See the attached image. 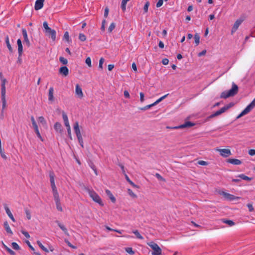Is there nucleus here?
<instances>
[{
  "mask_svg": "<svg viewBox=\"0 0 255 255\" xmlns=\"http://www.w3.org/2000/svg\"><path fill=\"white\" fill-rule=\"evenodd\" d=\"M55 202L57 209L60 212L63 211V209L61 205L59 195L53 197Z\"/></svg>",
  "mask_w": 255,
  "mask_h": 255,
  "instance_id": "10",
  "label": "nucleus"
},
{
  "mask_svg": "<svg viewBox=\"0 0 255 255\" xmlns=\"http://www.w3.org/2000/svg\"><path fill=\"white\" fill-rule=\"evenodd\" d=\"M51 188H52V193H53V197L56 196H58L59 193L57 190V188L56 187L55 183H52L51 184Z\"/></svg>",
  "mask_w": 255,
  "mask_h": 255,
  "instance_id": "24",
  "label": "nucleus"
},
{
  "mask_svg": "<svg viewBox=\"0 0 255 255\" xmlns=\"http://www.w3.org/2000/svg\"><path fill=\"white\" fill-rule=\"evenodd\" d=\"M3 247L8 252V253L11 255H15V253L11 250L10 248L7 247L3 242H2Z\"/></svg>",
  "mask_w": 255,
  "mask_h": 255,
  "instance_id": "29",
  "label": "nucleus"
},
{
  "mask_svg": "<svg viewBox=\"0 0 255 255\" xmlns=\"http://www.w3.org/2000/svg\"><path fill=\"white\" fill-rule=\"evenodd\" d=\"M1 99L2 103V108L1 110V115H2L4 109L6 106V101L5 98V94H1Z\"/></svg>",
  "mask_w": 255,
  "mask_h": 255,
  "instance_id": "15",
  "label": "nucleus"
},
{
  "mask_svg": "<svg viewBox=\"0 0 255 255\" xmlns=\"http://www.w3.org/2000/svg\"><path fill=\"white\" fill-rule=\"evenodd\" d=\"M21 233L26 238H29L30 235H29L28 233L25 231H21Z\"/></svg>",
  "mask_w": 255,
  "mask_h": 255,
  "instance_id": "57",
  "label": "nucleus"
},
{
  "mask_svg": "<svg viewBox=\"0 0 255 255\" xmlns=\"http://www.w3.org/2000/svg\"><path fill=\"white\" fill-rule=\"evenodd\" d=\"M37 244L38 245V246L41 248V250H42L43 251H44L46 253H48L49 250L46 248L39 241H37Z\"/></svg>",
  "mask_w": 255,
  "mask_h": 255,
  "instance_id": "32",
  "label": "nucleus"
},
{
  "mask_svg": "<svg viewBox=\"0 0 255 255\" xmlns=\"http://www.w3.org/2000/svg\"><path fill=\"white\" fill-rule=\"evenodd\" d=\"M238 89V86L235 83H233L232 88L228 91L223 92L221 93L220 97L221 98L227 99L230 97H233L237 94Z\"/></svg>",
  "mask_w": 255,
  "mask_h": 255,
  "instance_id": "1",
  "label": "nucleus"
},
{
  "mask_svg": "<svg viewBox=\"0 0 255 255\" xmlns=\"http://www.w3.org/2000/svg\"><path fill=\"white\" fill-rule=\"evenodd\" d=\"M223 222L228 224L230 226H232L234 225V224H235L234 222L231 220H224L223 221Z\"/></svg>",
  "mask_w": 255,
  "mask_h": 255,
  "instance_id": "47",
  "label": "nucleus"
},
{
  "mask_svg": "<svg viewBox=\"0 0 255 255\" xmlns=\"http://www.w3.org/2000/svg\"><path fill=\"white\" fill-rule=\"evenodd\" d=\"M247 207H248L250 212H252L254 211V207L252 204H248L247 205Z\"/></svg>",
  "mask_w": 255,
  "mask_h": 255,
  "instance_id": "60",
  "label": "nucleus"
},
{
  "mask_svg": "<svg viewBox=\"0 0 255 255\" xmlns=\"http://www.w3.org/2000/svg\"><path fill=\"white\" fill-rule=\"evenodd\" d=\"M54 176L55 175L53 172H50L49 173L50 184H51L52 183H55Z\"/></svg>",
  "mask_w": 255,
  "mask_h": 255,
  "instance_id": "38",
  "label": "nucleus"
},
{
  "mask_svg": "<svg viewBox=\"0 0 255 255\" xmlns=\"http://www.w3.org/2000/svg\"><path fill=\"white\" fill-rule=\"evenodd\" d=\"M106 193L107 194V196L109 197V198L110 199V200H111V201L113 203H114L116 202V199L115 197L114 196L113 194L111 193V192L109 190H108V189L106 190Z\"/></svg>",
  "mask_w": 255,
  "mask_h": 255,
  "instance_id": "23",
  "label": "nucleus"
},
{
  "mask_svg": "<svg viewBox=\"0 0 255 255\" xmlns=\"http://www.w3.org/2000/svg\"><path fill=\"white\" fill-rule=\"evenodd\" d=\"M153 106H154V105H153V104H151L150 105H147L143 108H140V110H142V111H145V110H147L148 109H149V108H150L151 107H153Z\"/></svg>",
  "mask_w": 255,
  "mask_h": 255,
  "instance_id": "45",
  "label": "nucleus"
},
{
  "mask_svg": "<svg viewBox=\"0 0 255 255\" xmlns=\"http://www.w3.org/2000/svg\"><path fill=\"white\" fill-rule=\"evenodd\" d=\"M5 43L6 44V46L9 50V51L10 52H12V48L10 44V43H9V37L8 36V35H7L6 37H5Z\"/></svg>",
  "mask_w": 255,
  "mask_h": 255,
  "instance_id": "30",
  "label": "nucleus"
},
{
  "mask_svg": "<svg viewBox=\"0 0 255 255\" xmlns=\"http://www.w3.org/2000/svg\"><path fill=\"white\" fill-rule=\"evenodd\" d=\"M77 139H78V142H79V144H80V145L81 146V147H83L84 145H83V140L82 136L78 137H77Z\"/></svg>",
  "mask_w": 255,
  "mask_h": 255,
  "instance_id": "52",
  "label": "nucleus"
},
{
  "mask_svg": "<svg viewBox=\"0 0 255 255\" xmlns=\"http://www.w3.org/2000/svg\"><path fill=\"white\" fill-rule=\"evenodd\" d=\"M150 3L148 1H147L143 7V10L145 13H146L148 11V7L149 6Z\"/></svg>",
  "mask_w": 255,
  "mask_h": 255,
  "instance_id": "41",
  "label": "nucleus"
},
{
  "mask_svg": "<svg viewBox=\"0 0 255 255\" xmlns=\"http://www.w3.org/2000/svg\"><path fill=\"white\" fill-rule=\"evenodd\" d=\"M59 73L64 76H67L69 74V70L66 66H63L60 68Z\"/></svg>",
  "mask_w": 255,
  "mask_h": 255,
  "instance_id": "16",
  "label": "nucleus"
},
{
  "mask_svg": "<svg viewBox=\"0 0 255 255\" xmlns=\"http://www.w3.org/2000/svg\"><path fill=\"white\" fill-rule=\"evenodd\" d=\"M106 21L105 19H104L102 21V26H101V30L102 31H104L105 30V24H106Z\"/></svg>",
  "mask_w": 255,
  "mask_h": 255,
  "instance_id": "62",
  "label": "nucleus"
},
{
  "mask_svg": "<svg viewBox=\"0 0 255 255\" xmlns=\"http://www.w3.org/2000/svg\"><path fill=\"white\" fill-rule=\"evenodd\" d=\"M195 124L193 123H192L189 121L186 122L184 124L181 125L179 126L175 127L173 128H172L173 129H179V128H190L191 127H193L195 126Z\"/></svg>",
  "mask_w": 255,
  "mask_h": 255,
  "instance_id": "8",
  "label": "nucleus"
},
{
  "mask_svg": "<svg viewBox=\"0 0 255 255\" xmlns=\"http://www.w3.org/2000/svg\"><path fill=\"white\" fill-rule=\"evenodd\" d=\"M128 194H129V195L130 196H131V197H132L133 198H135L137 197V196L136 195V194L135 193H134L131 189H128Z\"/></svg>",
  "mask_w": 255,
  "mask_h": 255,
  "instance_id": "40",
  "label": "nucleus"
},
{
  "mask_svg": "<svg viewBox=\"0 0 255 255\" xmlns=\"http://www.w3.org/2000/svg\"><path fill=\"white\" fill-rule=\"evenodd\" d=\"M162 63L163 65H167L169 63V60L167 58L163 59L162 60Z\"/></svg>",
  "mask_w": 255,
  "mask_h": 255,
  "instance_id": "63",
  "label": "nucleus"
},
{
  "mask_svg": "<svg viewBox=\"0 0 255 255\" xmlns=\"http://www.w3.org/2000/svg\"><path fill=\"white\" fill-rule=\"evenodd\" d=\"M126 251L130 255H133L134 252L132 250L131 248H126L125 249Z\"/></svg>",
  "mask_w": 255,
  "mask_h": 255,
  "instance_id": "42",
  "label": "nucleus"
},
{
  "mask_svg": "<svg viewBox=\"0 0 255 255\" xmlns=\"http://www.w3.org/2000/svg\"><path fill=\"white\" fill-rule=\"evenodd\" d=\"M4 209L5 210V212L7 214V215H8V216L9 217V218L13 221V222H15V220L11 213V212H10L9 208L6 205H4Z\"/></svg>",
  "mask_w": 255,
  "mask_h": 255,
  "instance_id": "20",
  "label": "nucleus"
},
{
  "mask_svg": "<svg viewBox=\"0 0 255 255\" xmlns=\"http://www.w3.org/2000/svg\"><path fill=\"white\" fill-rule=\"evenodd\" d=\"M168 95V94H166L164 96H163L162 97H160L159 99H158V100H157L154 103H153V105L154 106L156 105L157 104H158L159 102H160L161 101H162L163 99H164L166 97H167V96Z\"/></svg>",
  "mask_w": 255,
  "mask_h": 255,
  "instance_id": "34",
  "label": "nucleus"
},
{
  "mask_svg": "<svg viewBox=\"0 0 255 255\" xmlns=\"http://www.w3.org/2000/svg\"><path fill=\"white\" fill-rule=\"evenodd\" d=\"M132 233L136 236L137 238L141 240L143 239V237L139 234L137 230L133 231Z\"/></svg>",
  "mask_w": 255,
  "mask_h": 255,
  "instance_id": "35",
  "label": "nucleus"
},
{
  "mask_svg": "<svg viewBox=\"0 0 255 255\" xmlns=\"http://www.w3.org/2000/svg\"><path fill=\"white\" fill-rule=\"evenodd\" d=\"M0 154L2 158L4 159H6V156L2 149L1 145H0Z\"/></svg>",
  "mask_w": 255,
  "mask_h": 255,
  "instance_id": "50",
  "label": "nucleus"
},
{
  "mask_svg": "<svg viewBox=\"0 0 255 255\" xmlns=\"http://www.w3.org/2000/svg\"><path fill=\"white\" fill-rule=\"evenodd\" d=\"M130 0H122L121 3V8L123 11H125L126 9V4L127 2Z\"/></svg>",
  "mask_w": 255,
  "mask_h": 255,
  "instance_id": "31",
  "label": "nucleus"
},
{
  "mask_svg": "<svg viewBox=\"0 0 255 255\" xmlns=\"http://www.w3.org/2000/svg\"><path fill=\"white\" fill-rule=\"evenodd\" d=\"M64 37L67 41H69V35L68 32L66 31L65 32L64 35Z\"/></svg>",
  "mask_w": 255,
  "mask_h": 255,
  "instance_id": "58",
  "label": "nucleus"
},
{
  "mask_svg": "<svg viewBox=\"0 0 255 255\" xmlns=\"http://www.w3.org/2000/svg\"><path fill=\"white\" fill-rule=\"evenodd\" d=\"M86 190L94 202L99 204L101 206H104V203L100 197L92 189L86 188Z\"/></svg>",
  "mask_w": 255,
  "mask_h": 255,
  "instance_id": "2",
  "label": "nucleus"
},
{
  "mask_svg": "<svg viewBox=\"0 0 255 255\" xmlns=\"http://www.w3.org/2000/svg\"><path fill=\"white\" fill-rule=\"evenodd\" d=\"M62 114V118H63L64 122L69 121L68 119V117H67V115L66 114V113L64 112H63Z\"/></svg>",
  "mask_w": 255,
  "mask_h": 255,
  "instance_id": "53",
  "label": "nucleus"
},
{
  "mask_svg": "<svg viewBox=\"0 0 255 255\" xmlns=\"http://www.w3.org/2000/svg\"><path fill=\"white\" fill-rule=\"evenodd\" d=\"M242 21L243 20L241 19H238L237 20H236L232 28V34H233L238 29V27L241 25Z\"/></svg>",
  "mask_w": 255,
  "mask_h": 255,
  "instance_id": "14",
  "label": "nucleus"
},
{
  "mask_svg": "<svg viewBox=\"0 0 255 255\" xmlns=\"http://www.w3.org/2000/svg\"><path fill=\"white\" fill-rule=\"evenodd\" d=\"M11 247L14 250H19L20 249V247L15 242L12 243Z\"/></svg>",
  "mask_w": 255,
  "mask_h": 255,
  "instance_id": "43",
  "label": "nucleus"
},
{
  "mask_svg": "<svg viewBox=\"0 0 255 255\" xmlns=\"http://www.w3.org/2000/svg\"><path fill=\"white\" fill-rule=\"evenodd\" d=\"M163 3V0H158V2H157L156 6L157 7H159L161 6L162 5Z\"/></svg>",
  "mask_w": 255,
  "mask_h": 255,
  "instance_id": "56",
  "label": "nucleus"
},
{
  "mask_svg": "<svg viewBox=\"0 0 255 255\" xmlns=\"http://www.w3.org/2000/svg\"><path fill=\"white\" fill-rule=\"evenodd\" d=\"M79 39L82 41H84L86 40V36L83 33H80L79 36Z\"/></svg>",
  "mask_w": 255,
  "mask_h": 255,
  "instance_id": "49",
  "label": "nucleus"
},
{
  "mask_svg": "<svg viewBox=\"0 0 255 255\" xmlns=\"http://www.w3.org/2000/svg\"><path fill=\"white\" fill-rule=\"evenodd\" d=\"M38 122L41 124L43 127H47L46 121H45L44 118L42 116L39 117L38 118Z\"/></svg>",
  "mask_w": 255,
  "mask_h": 255,
  "instance_id": "28",
  "label": "nucleus"
},
{
  "mask_svg": "<svg viewBox=\"0 0 255 255\" xmlns=\"http://www.w3.org/2000/svg\"><path fill=\"white\" fill-rule=\"evenodd\" d=\"M147 245L153 250V252L152 253V255H161L162 250L157 244L153 242H151L147 243Z\"/></svg>",
  "mask_w": 255,
  "mask_h": 255,
  "instance_id": "5",
  "label": "nucleus"
},
{
  "mask_svg": "<svg viewBox=\"0 0 255 255\" xmlns=\"http://www.w3.org/2000/svg\"><path fill=\"white\" fill-rule=\"evenodd\" d=\"M216 150L219 151L222 156L227 157L231 155V150L229 149L216 148Z\"/></svg>",
  "mask_w": 255,
  "mask_h": 255,
  "instance_id": "7",
  "label": "nucleus"
},
{
  "mask_svg": "<svg viewBox=\"0 0 255 255\" xmlns=\"http://www.w3.org/2000/svg\"><path fill=\"white\" fill-rule=\"evenodd\" d=\"M227 162L234 165H240L242 163V161L238 159H228Z\"/></svg>",
  "mask_w": 255,
  "mask_h": 255,
  "instance_id": "22",
  "label": "nucleus"
},
{
  "mask_svg": "<svg viewBox=\"0 0 255 255\" xmlns=\"http://www.w3.org/2000/svg\"><path fill=\"white\" fill-rule=\"evenodd\" d=\"M249 154L251 156H254L255 155V149H250L249 151Z\"/></svg>",
  "mask_w": 255,
  "mask_h": 255,
  "instance_id": "64",
  "label": "nucleus"
},
{
  "mask_svg": "<svg viewBox=\"0 0 255 255\" xmlns=\"http://www.w3.org/2000/svg\"><path fill=\"white\" fill-rule=\"evenodd\" d=\"M116 24L115 23L112 22L108 28V31L109 32H111L115 28Z\"/></svg>",
  "mask_w": 255,
  "mask_h": 255,
  "instance_id": "44",
  "label": "nucleus"
},
{
  "mask_svg": "<svg viewBox=\"0 0 255 255\" xmlns=\"http://www.w3.org/2000/svg\"><path fill=\"white\" fill-rule=\"evenodd\" d=\"M62 114V118H63L64 122L69 121L68 119V117H67V115L66 114V113L64 112H63Z\"/></svg>",
  "mask_w": 255,
  "mask_h": 255,
  "instance_id": "54",
  "label": "nucleus"
},
{
  "mask_svg": "<svg viewBox=\"0 0 255 255\" xmlns=\"http://www.w3.org/2000/svg\"><path fill=\"white\" fill-rule=\"evenodd\" d=\"M24 211L26 216V218L28 220L31 219V212L27 208L24 209Z\"/></svg>",
  "mask_w": 255,
  "mask_h": 255,
  "instance_id": "36",
  "label": "nucleus"
},
{
  "mask_svg": "<svg viewBox=\"0 0 255 255\" xmlns=\"http://www.w3.org/2000/svg\"><path fill=\"white\" fill-rule=\"evenodd\" d=\"M75 93L76 95L80 98L82 99L83 97V93L82 92V88L80 86L77 84L75 88Z\"/></svg>",
  "mask_w": 255,
  "mask_h": 255,
  "instance_id": "12",
  "label": "nucleus"
},
{
  "mask_svg": "<svg viewBox=\"0 0 255 255\" xmlns=\"http://www.w3.org/2000/svg\"><path fill=\"white\" fill-rule=\"evenodd\" d=\"M218 193L220 195L223 196L226 200L228 201H233L235 200L239 199L240 198V197H236L232 194H229L223 191H219Z\"/></svg>",
  "mask_w": 255,
  "mask_h": 255,
  "instance_id": "6",
  "label": "nucleus"
},
{
  "mask_svg": "<svg viewBox=\"0 0 255 255\" xmlns=\"http://www.w3.org/2000/svg\"><path fill=\"white\" fill-rule=\"evenodd\" d=\"M227 110H226L225 108L224 107L222 108L220 110L216 111L211 117H214L218 116L222 114V113H224Z\"/></svg>",
  "mask_w": 255,
  "mask_h": 255,
  "instance_id": "25",
  "label": "nucleus"
},
{
  "mask_svg": "<svg viewBox=\"0 0 255 255\" xmlns=\"http://www.w3.org/2000/svg\"><path fill=\"white\" fill-rule=\"evenodd\" d=\"M194 39L196 45H198L200 42V36L198 34L196 33L194 35Z\"/></svg>",
  "mask_w": 255,
  "mask_h": 255,
  "instance_id": "39",
  "label": "nucleus"
},
{
  "mask_svg": "<svg viewBox=\"0 0 255 255\" xmlns=\"http://www.w3.org/2000/svg\"><path fill=\"white\" fill-rule=\"evenodd\" d=\"M44 0H36L35 3L34 8L36 10H39L43 7Z\"/></svg>",
  "mask_w": 255,
  "mask_h": 255,
  "instance_id": "13",
  "label": "nucleus"
},
{
  "mask_svg": "<svg viewBox=\"0 0 255 255\" xmlns=\"http://www.w3.org/2000/svg\"><path fill=\"white\" fill-rule=\"evenodd\" d=\"M155 176L159 180L165 181V179L159 173H156Z\"/></svg>",
  "mask_w": 255,
  "mask_h": 255,
  "instance_id": "55",
  "label": "nucleus"
},
{
  "mask_svg": "<svg viewBox=\"0 0 255 255\" xmlns=\"http://www.w3.org/2000/svg\"><path fill=\"white\" fill-rule=\"evenodd\" d=\"M59 61L64 65H66L68 63L67 60L63 57H60L59 58Z\"/></svg>",
  "mask_w": 255,
  "mask_h": 255,
  "instance_id": "46",
  "label": "nucleus"
},
{
  "mask_svg": "<svg viewBox=\"0 0 255 255\" xmlns=\"http://www.w3.org/2000/svg\"><path fill=\"white\" fill-rule=\"evenodd\" d=\"M17 44L18 46V53L19 56H21L23 52V47L22 45L21 41L20 39L17 40Z\"/></svg>",
  "mask_w": 255,
  "mask_h": 255,
  "instance_id": "17",
  "label": "nucleus"
},
{
  "mask_svg": "<svg viewBox=\"0 0 255 255\" xmlns=\"http://www.w3.org/2000/svg\"><path fill=\"white\" fill-rule=\"evenodd\" d=\"M144 95L143 93L140 92V101L141 103L143 102L144 100Z\"/></svg>",
  "mask_w": 255,
  "mask_h": 255,
  "instance_id": "59",
  "label": "nucleus"
},
{
  "mask_svg": "<svg viewBox=\"0 0 255 255\" xmlns=\"http://www.w3.org/2000/svg\"><path fill=\"white\" fill-rule=\"evenodd\" d=\"M104 61L105 60L103 58H101L99 60V68L101 69V70L103 69V64Z\"/></svg>",
  "mask_w": 255,
  "mask_h": 255,
  "instance_id": "48",
  "label": "nucleus"
},
{
  "mask_svg": "<svg viewBox=\"0 0 255 255\" xmlns=\"http://www.w3.org/2000/svg\"><path fill=\"white\" fill-rule=\"evenodd\" d=\"M0 80L1 81V94H5L6 93V88H5V83L6 82V80L2 77V73H0Z\"/></svg>",
  "mask_w": 255,
  "mask_h": 255,
  "instance_id": "9",
  "label": "nucleus"
},
{
  "mask_svg": "<svg viewBox=\"0 0 255 255\" xmlns=\"http://www.w3.org/2000/svg\"><path fill=\"white\" fill-rule=\"evenodd\" d=\"M54 89L52 87H50L49 91H48V100L50 101H54Z\"/></svg>",
  "mask_w": 255,
  "mask_h": 255,
  "instance_id": "21",
  "label": "nucleus"
},
{
  "mask_svg": "<svg viewBox=\"0 0 255 255\" xmlns=\"http://www.w3.org/2000/svg\"><path fill=\"white\" fill-rule=\"evenodd\" d=\"M125 177L127 181L134 188H138V186L135 185L132 181L130 180L128 176L125 174Z\"/></svg>",
  "mask_w": 255,
  "mask_h": 255,
  "instance_id": "33",
  "label": "nucleus"
},
{
  "mask_svg": "<svg viewBox=\"0 0 255 255\" xmlns=\"http://www.w3.org/2000/svg\"><path fill=\"white\" fill-rule=\"evenodd\" d=\"M239 177L241 178L242 179L247 180V181H250L252 180L251 178L249 177L248 176L242 174L239 175Z\"/></svg>",
  "mask_w": 255,
  "mask_h": 255,
  "instance_id": "37",
  "label": "nucleus"
},
{
  "mask_svg": "<svg viewBox=\"0 0 255 255\" xmlns=\"http://www.w3.org/2000/svg\"><path fill=\"white\" fill-rule=\"evenodd\" d=\"M255 107V98L253 101L237 116L238 119L249 114Z\"/></svg>",
  "mask_w": 255,
  "mask_h": 255,
  "instance_id": "4",
  "label": "nucleus"
},
{
  "mask_svg": "<svg viewBox=\"0 0 255 255\" xmlns=\"http://www.w3.org/2000/svg\"><path fill=\"white\" fill-rule=\"evenodd\" d=\"M54 128L56 132L62 133L63 132V129L62 127V125L60 123L58 122H56L54 126Z\"/></svg>",
  "mask_w": 255,
  "mask_h": 255,
  "instance_id": "18",
  "label": "nucleus"
},
{
  "mask_svg": "<svg viewBox=\"0 0 255 255\" xmlns=\"http://www.w3.org/2000/svg\"><path fill=\"white\" fill-rule=\"evenodd\" d=\"M57 223L58 224V226H59V227L63 231L65 234H66L67 236H69V234L68 233V231L66 228L59 222L57 221Z\"/></svg>",
  "mask_w": 255,
  "mask_h": 255,
  "instance_id": "27",
  "label": "nucleus"
},
{
  "mask_svg": "<svg viewBox=\"0 0 255 255\" xmlns=\"http://www.w3.org/2000/svg\"><path fill=\"white\" fill-rule=\"evenodd\" d=\"M22 32L24 37V41L26 43L27 45L29 46L30 45V42L28 38L26 30L25 29H22Z\"/></svg>",
  "mask_w": 255,
  "mask_h": 255,
  "instance_id": "19",
  "label": "nucleus"
},
{
  "mask_svg": "<svg viewBox=\"0 0 255 255\" xmlns=\"http://www.w3.org/2000/svg\"><path fill=\"white\" fill-rule=\"evenodd\" d=\"M3 226H4V228L5 231H6V232L8 234H9L10 235L13 234V233H12L11 230L10 229L7 222L5 221L4 222Z\"/></svg>",
  "mask_w": 255,
  "mask_h": 255,
  "instance_id": "26",
  "label": "nucleus"
},
{
  "mask_svg": "<svg viewBox=\"0 0 255 255\" xmlns=\"http://www.w3.org/2000/svg\"><path fill=\"white\" fill-rule=\"evenodd\" d=\"M85 63L88 65L89 67L92 66L91 65V60L90 57H88L86 59Z\"/></svg>",
  "mask_w": 255,
  "mask_h": 255,
  "instance_id": "51",
  "label": "nucleus"
},
{
  "mask_svg": "<svg viewBox=\"0 0 255 255\" xmlns=\"http://www.w3.org/2000/svg\"><path fill=\"white\" fill-rule=\"evenodd\" d=\"M73 128L77 137L82 136L81 133V131L79 128V123L78 122H76L73 126Z\"/></svg>",
  "mask_w": 255,
  "mask_h": 255,
  "instance_id": "11",
  "label": "nucleus"
},
{
  "mask_svg": "<svg viewBox=\"0 0 255 255\" xmlns=\"http://www.w3.org/2000/svg\"><path fill=\"white\" fill-rule=\"evenodd\" d=\"M43 27L44 28V31L46 35L50 36L53 41L56 39V32L54 29H52L50 28L46 21L43 22Z\"/></svg>",
  "mask_w": 255,
  "mask_h": 255,
  "instance_id": "3",
  "label": "nucleus"
},
{
  "mask_svg": "<svg viewBox=\"0 0 255 255\" xmlns=\"http://www.w3.org/2000/svg\"><path fill=\"white\" fill-rule=\"evenodd\" d=\"M198 163L201 165H207L208 163L203 160H200L198 162Z\"/></svg>",
  "mask_w": 255,
  "mask_h": 255,
  "instance_id": "61",
  "label": "nucleus"
}]
</instances>
